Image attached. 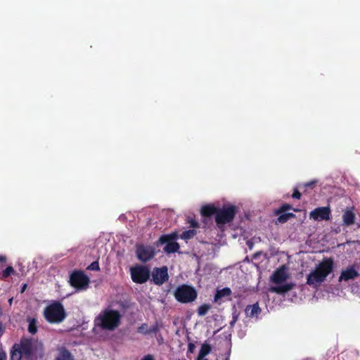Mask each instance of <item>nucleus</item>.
I'll use <instances>...</instances> for the list:
<instances>
[{
	"instance_id": "1",
	"label": "nucleus",
	"mask_w": 360,
	"mask_h": 360,
	"mask_svg": "<svg viewBox=\"0 0 360 360\" xmlns=\"http://www.w3.org/2000/svg\"><path fill=\"white\" fill-rule=\"evenodd\" d=\"M122 316L119 311L105 309L95 319V325L104 330L113 331L121 323Z\"/></svg>"
},
{
	"instance_id": "2",
	"label": "nucleus",
	"mask_w": 360,
	"mask_h": 360,
	"mask_svg": "<svg viewBox=\"0 0 360 360\" xmlns=\"http://www.w3.org/2000/svg\"><path fill=\"white\" fill-rule=\"evenodd\" d=\"M23 356L27 360H34L44 354V346L41 342L32 338L22 339L18 344Z\"/></svg>"
},
{
	"instance_id": "3",
	"label": "nucleus",
	"mask_w": 360,
	"mask_h": 360,
	"mask_svg": "<svg viewBox=\"0 0 360 360\" xmlns=\"http://www.w3.org/2000/svg\"><path fill=\"white\" fill-rule=\"evenodd\" d=\"M44 317L49 323H60L67 316V313L63 304L59 301H53L44 309Z\"/></svg>"
},
{
	"instance_id": "4",
	"label": "nucleus",
	"mask_w": 360,
	"mask_h": 360,
	"mask_svg": "<svg viewBox=\"0 0 360 360\" xmlns=\"http://www.w3.org/2000/svg\"><path fill=\"white\" fill-rule=\"evenodd\" d=\"M197 296L196 290L185 284L179 286L174 292L175 299L181 303L191 302L197 298Z\"/></svg>"
},
{
	"instance_id": "5",
	"label": "nucleus",
	"mask_w": 360,
	"mask_h": 360,
	"mask_svg": "<svg viewBox=\"0 0 360 360\" xmlns=\"http://www.w3.org/2000/svg\"><path fill=\"white\" fill-rule=\"evenodd\" d=\"M70 285L78 291L85 290L90 283L89 277L81 270H75L70 275Z\"/></svg>"
},
{
	"instance_id": "6",
	"label": "nucleus",
	"mask_w": 360,
	"mask_h": 360,
	"mask_svg": "<svg viewBox=\"0 0 360 360\" xmlns=\"http://www.w3.org/2000/svg\"><path fill=\"white\" fill-rule=\"evenodd\" d=\"M236 207L234 205L218 207L215 217V221L218 226L231 222L236 217Z\"/></svg>"
},
{
	"instance_id": "7",
	"label": "nucleus",
	"mask_w": 360,
	"mask_h": 360,
	"mask_svg": "<svg viewBox=\"0 0 360 360\" xmlns=\"http://www.w3.org/2000/svg\"><path fill=\"white\" fill-rule=\"evenodd\" d=\"M132 281L139 284L146 283L150 277V270L146 266H136L130 269Z\"/></svg>"
},
{
	"instance_id": "8",
	"label": "nucleus",
	"mask_w": 360,
	"mask_h": 360,
	"mask_svg": "<svg viewBox=\"0 0 360 360\" xmlns=\"http://www.w3.org/2000/svg\"><path fill=\"white\" fill-rule=\"evenodd\" d=\"M136 255L139 261L147 262L154 257L155 250L150 245L137 244L136 245Z\"/></svg>"
},
{
	"instance_id": "9",
	"label": "nucleus",
	"mask_w": 360,
	"mask_h": 360,
	"mask_svg": "<svg viewBox=\"0 0 360 360\" xmlns=\"http://www.w3.org/2000/svg\"><path fill=\"white\" fill-rule=\"evenodd\" d=\"M333 259L331 257H326L316 266L315 270L326 280L327 276L333 271Z\"/></svg>"
},
{
	"instance_id": "10",
	"label": "nucleus",
	"mask_w": 360,
	"mask_h": 360,
	"mask_svg": "<svg viewBox=\"0 0 360 360\" xmlns=\"http://www.w3.org/2000/svg\"><path fill=\"white\" fill-rule=\"evenodd\" d=\"M333 259L331 257H326L316 266L315 270L326 280L327 276L333 271Z\"/></svg>"
},
{
	"instance_id": "11",
	"label": "nucleus",
	"mask_w": 360,
	"mask_h": 360,
	"mask_svg": "<svg viewBox=\"0 0 360 360\" xmlns=\"http://www.w3.org/2000/svg\"><path fill=\"white\" fill-rule=\"evenodd\" d=\"M169 279L168 269L166 266L160 268L155 267L152 271V281L158 285H161Z\"/></svg>"
},
{
	"instance_id": "12",
	"label": "nucleus",
	"mask_w": 360,
	"mask_h": 360,
	"mask_svg": "<svg viewBox=\"0 0 360 360\" xmlns=\"http://www.w3.org/2000/svg\"><path fill=\"white\" fill-rule=\"evenodd\" d=\"M330 209L329 207H320L314 209L309 213L310 219L315 221L328 220L330 216Z\"/></svg>"
},
{
	"instance_id": "13",
	"label": "nucleus",
	"mask_w": 360,
	"mask_h": 360,
	"mask_svg": "<svg viewBox=\"0 0 360 360\" xmlns=\"http://www.w3.org/2000/svg\"><path fill=\"white\" fill-rule=\"evenodd\" d=\"M359 276V272L355 269L354 266H350L347 268L345 270H343L341 272V274L339 277L338 281L340 282L348 281L349 280L354 279Z\"/></svg>"
},
{
	"instance_id": "14",
	"label": "nucleus",
	"mask_w": 360,
	"mask_h": 360,
	"mask_svg": "<svg viewBox=\"0 0 360 360\" xmlns=\"http://www.w3.org/2000/svg\"><path fill=\"white\" fill-rule=\"evenodd\" d=\"M356 215L353 212V207H347L342 214V225L349 226L355 223Z\"/></svg>"
},
{
	"instance_id": "15",
	"label": "nucleus",
	"mask_w": 360,
	"mask_h": 360,
	"mask_svg": "<svg viewBox=\"0 0 360 360\" xmlns=\"http://www.w3.org/2000/svg\"><path fill=\"white\" fill-rule=\"evenodd\" d=\"M326 280L314 269L309 273L307 278V284L311 286H318Z\"/></svg>"
},
{
	"instance_id": "16",
	"label": "nucleus",
	"mask_w": 360,
	"mask_h": 360,
	"mask_svg": "<svg viewBox=\"0 0 360 360\" xmlns=\"http://www.w3.org/2000/svg\"><path fill=\"white\" fill-rule=\"evenodd\" d=\"M288 276L286 274L284 266L277 269L271 276V281L276 284H280L284 282Z\"/></svg>"
},
{
	"instance_id": "17",
	"label": "nucleus",
	"mask_w": 360,
	"mask_h": 360,
	"mask_svg": "<svg viewBox=\"0 0 360 360\" xmlns=\"http://www.w3.org/2000/svg\"><path fill=\"white\" fill-rule=\"evenodd\" d=\"M179 237V236L176 231L172 232L169 234H163L156 241L155 244L157 246H160L164 244L166 245L169 243H172L176 240Z\"/></svg>"
},
{
	"instance_id": "18",
	"label": "nucleus",
	"mask_w": 360,
	"mask_h": 360,
	"mask_svg": "<svg viewBox=\"0 0 360 360\" xmlns=\"http://www.w3.org/2000/svg\"><path fill=\"white\" fill-rule=\"evenodd\" d=\"M262 309L259 306L258 302H256L254 304L247 305L245 309V314L247 317L254 318L258 317V316L261 314Z\"/></svg>"
},
{
	"instance_id": "19",
	"label": "nucleus",
	"mask_w": 360,
	"mask_h": 360,
	"mask_svg": "<svg viewBox=\"0 0 360 360\" xmlns=\"http://www.w3.org/2000/svg\"><path fill=\"white\" fill-rule=\"evenodd\" d=\"M295 286V283H285V284H283V285L271 287V291L274 292H276L277 294L282 295V294H285V293L289 292L290 290L293 289V288Z\"/></svg>"
},
{
	"instance_id": "20",
	"label": "nucleus",
	"mask_w": 360,
	"mask_h": 360,
	"mask_svg": "<svg viewBox=\"0 0 360 360\" xmlns=\"http://www.w3.org/2000/svg\"><path fill=\"white\" fill-rule=\"evenodd\" d=\"M218 207L214 205H206L201 207L200 214L203 217H210L212 215L216 217Z\"/></svg>"
},
{
	"instance_id": "21",
	"label": "nucleus",
	"mask_w": 360,
	"mask_h": 360,
	"mask_svg": "<svg viewBox=\"0 0 360 360\" xmlns=\"http://www.w3.org/2000/svg\"><path fill=\"white\" fill-rule=\"evenodd\" d=\"M55 360H75L71 352L65 347L59 349L58 356Z\"/></svg>"
},
{
	"instance_id": "22",
	"label": "nucleus",
	"mask_w": 360,
	"mask_h": 360,
	"mask_svg": "<svg viewBox=\"0 0 360 360\" xmlns=\"http://www.w3.org/2000/svg\"><path fill=\"white\" fill-rule=\"evenodd\" d=\"M212 350L211 346L209 344L204 343L202 345L198 356L196 360H207L205 357L210 353Z\"/></svg>"
},
{
	"instance_id": "23",
	"label": "nucleus",
	"mask_w": 360,
	"mask_h": 360,
	"mask_svg": "<svg viewBox=\"0 0 360 360\" xmlns=\"http://www.w3.org/2000/svg\"><path fill=\"white\" fill-rule=\"evenodd\" d=\"M22 356L18 343L14 344L11 350V360H21Z\"/></svg>"
},
{
	"instance_id": "24",
	"label": "nucleus",
	"mask_w": 360,
	"mask_h": 360,
	"mask_svg": "<svg viewBox=\"0 0 360 360\" xmlns=\"http://www.w3.org/2000/svg\"><path fill=\"white\" fill-rule=\"evenodd\" d=\"M180 248L179 244L175 241L167 244L163 248L164 252L167 254H171L178 252Z\"/></svg>"
},
{
	"instance_id": "25",
	"label": "nucleus",
	"mask_w": 360,
	"mask_h": 360,
	"mask_svg": "<svg viewBox=\"0 0 360 360\" xmlns=\"http://www.w3.org/2000/svg\"><path fill=\"white\" fill-rule=\"evenodd\" d=\"M231 294V290L229 288H224L221 290H218L214 297L215 302L221 300L224 297L229 296Z\"/></svg>"
},
{
	"instance_id": "26",
	"label": "nucleus",
	"mask_w": 360,
	"mask_h": 360,
	"mask_svg": "<svg viewBox=\"0 0 360 360\" xmlns=\"http://www.w3.org/2000/svg\"><path fill=\"white\" fill-rule=\"evenodd\" d=\"M27 321L29 323L27 328L28 332L32 335L36 334L37 332V319L35 318L29 317Z\"/></svg>"
},
{
	"instance_id": "27",
	"label": "nucleus",
	"mask_w": 360,
	"mask_h": 360,
	"mask_svg": "<svg viewBox=\"0 0 360 360\" xmlns=\"http://www.w3.org/2000/svg\"><path fill=\"white\" fill-rule=\"evenodd\" d=\"M278 217L277 218V222L281 224H284L287 222L290 219L294 218L295 217V214L291 212L288 213H281L278 214Z\"/></svg>"
},
{
	"instance_id": "28",
	"label": "nucleus",
	"mask_w": 360,
	"mask_h": 360,
	"mask_svg": "<svg viewBox=\"0 0 360 360\" xmlns=\"http://www.w3.org/2000/svg\"><path fill=\"white\" fill-rule=\"evenodd\" d=\"M162 327L163 324L162 321H155V323L148 328V335L154 334L157 335V333Z\"/></svg>"
},
{
	"instance_id": "29",
	"label": "nucleus",
	"mask_w": 360,
	"mask_h": 360,
	"mask_svg": "<svg viewBox=\"0 0 360 360\" xmlns=\"http://www.w3.org/2000/svg\"><path fill=\"white\" fill-rule=\"evenodd\" d=\"M196 235V231L195 229H190L184 231L180 238L184 240H189L193 238Z\"/></svg>"
},
{
	"instance_id": "30",
	"label": "nucleus",
	"mask_w": 360,
	"mask_h": 360,
	"mask_svg": "<svg viewBox=\"0 0 360 360\" xmlns=\"http://www.w3.org/2000/svg\"><path fill=\"white\" fill-rule=\"evenodd\" d=\"M210 309V306L207 304L200 305L198 309V314L200 316H205Z\"/></svg>"
},
{
	"instance_id": "31",
	"label": "nucleus",
	"mask_w": 360,
	"mask_h": 360,
	"mask_svg": "<svg viewBox=\"0 0 360 360\" xmlns=\"http://www.w3.org/2000/svg\"><path fill=\"white\" fill-rule=\"evenodd\" d=\"M148 326L146 323H142L140 326L137 328V332L139 333H141L143 335H148Z\"/></svg>"
},
{
	"instance_id": "32",
	"label": "nucleus",
	"mask_w": 360,
	"mask_h": 360,
	"mask_svg": "<svg viewBox=\"0 0 360 360\" xmlns=\"http://www.w3.org/2000/svg\"><path fill=\"white\" fill-rule=\"evenodd\" d=\"M292 207L289 204H283L278 209L275 210V214L278 215L281 213L285 212L287 210H291Z\"/></svg>"
},
{
	"instance_id": "33",
	"label": "nucleus",
	"mask_w": 360,
	"mask_h": 360,
	"mask_svg": "<svg viewBox=\"0 0 360 360\" xmlns=\"http://www.w3.org/2000/svg\"><path fill=\"white\" fill-rule=\"evenodd\" d=\"M15 272V270L13 268V266H7L3 271H2V276L4 278H8V276H10L11 274H14Z\"/></svg>"
},
{
	"instance_id": "34",
	"label": "nucleus",
	"mask_w": 360,
	"mask_h": 360,
	"mask_svg": "<svg viewBox=\"0 0 360 360\" xmlns=\"http://www.w3.org/2000/svg\"><path fill=\"white\" fill-rule=\"evenodd\" d=\"M87 269L92 271H99L100 266L98 261L93 262L88 267Z\"/></svg>"
},
{
	"instance_id": "35",
	"label": "nucleus",
	"mask_w": 360,
	"mask_h": 360,
	"mask_svg": "<svg viewBox=\"0 0 360 360\" xmlns=\"http://www.w3.org/2000/svg\"><path fill=\"white\" fill-rule=\"evenodd\" d=\"M240 316V312L237 311L236 305L232 307V319L238 321Z\"/></svg>"
},
{
	"instance_id": "36",
	"label": "nucleus",
	"mask_w": 360,
	"mask_h": 360,
	"mask_svg": "<svg viewBox=\"0 0 360 360\" xmlns=\"http://www.w3.org/2000/svg\"><path fill=\"white\" fill-rule=\"evenodd\" d=\"M317 183V181L316 180H312V181H310L309 182H307L305 184H304V187L305 188H313L314 186Z\"/></svg>"
},
{
	"instance_id": "37",
	"label": "nucleus",
	"mask_w": 360,
	"mask_h": 360,
	"mask_svg": "<svg viewBox=\"0 0 360 360\" xmlns=\"http://www.w3.org/2000/svg\"><path fill=\"white\" fill-rule=\"evenodd\" d=\"M292 198H295V199H298V200L300 199L301 193L297 190V188H295L294 189L293 193L292 194Z\"/></svg>"
},
{
	"instance_id": "38",
	"label": "nucleus",
	"mask_w": 360,
	"mask_h": 360,
	"mask_svg": "<svg viewBox=\"0 0 360 360\" xmlns=\"http://www.w3.org/2000/svg\"><path fill=\"white\" fill-rule=\"evenodd\" d=\"M188 222L190 224V226L193 229L198 228L199 226L198 223L193 219H190L188 220Z\"/></svg>"
},
{
	"instance_id": "39",
	"label": "nucleus",
	"mask_w": 360,
	"mask_h": 360,
	"mask_svg": "<svg viewBox=\"0 0 360 360\" xmlns=\"http://www.w3.org/2000/svg\"><path fill=\"white\" fill-rule=\"evenodd\" d=\"M195 348V345L192 342H190L188 345V352L190 353H193Z\"/></svg>"
},
{
	"instance_id": "40",
	"label": "nucleus",
	"mask_w": 360,
	"mask_h": 360,
	"mask_svg": "<svg viewBox=\"0 0 360 360\" xmlns=\"http://www.w3.org/2000/svg\"><path fill=\"white\" fill-rule=\"evenodd\" d=\"M141 360H155V358L152 354H147L145 355Z\"/></svg>"
},
{
	"instance_id": "41",
	"label": "nucleus",
	"mask_w": 360,
	"mask_h": 360,
	"mask_svg": "<svg viewBox=\"0 0 360 360\" xmlns=\"http://www.w3.org/2000/svg\"><path fill=\"white\" fill-rule=\"evenodd\" d=\"M0 360H6V354L5 352H0Z\"/></svg>"
},
{
	"instance_id": "42",
	"label": "nucleus",
	"mask_w": 360,
	"mask_h": 360,
	"mask_svg": "<svg viewBox=\"0 0 360 360\" xmlns=\"http://www.w3.org/2000/svg\"><path fill=\"white\" fill-rule=\"evenodd\" d=\"M6 258L5 256L0 255V262L5 263Z\"/></svg>"
},
{
	"instance_id": "43",
	"label": "nucleus",
	"mask_w": 360,
	"mask_h": 360,
	"mask_svg": "<svg viewBox=\"0 0 360 360\" xmlns=\"http://www.w3.org/2000/svg\"><path fill=\"white\" fill-rule=\"evenodd\" d=\"M237 322V321H234L233 319H232L231 321H230V327L231 328H233L236 323Z\"/></svg>"
},
{
	"instance_id": "44",
	"label": "nucleus",
	"mask_w": 360,
	"mask_h": 360,
	"mask_svg": "<svg viewBox=\"0 0 360 360\" xmlns=\"http://www.w3.org/2000/svg\"><path fill=\"white\" fill-rule=\"evenodd\" d=\"M157 339H158L159 343H160L163 340V338L162 337L161 335H160L158 337H157Z\"/></svg>"
},
{
	"instance_id": "45",
	"label": "nucleus",
	"mask_w": 360,
	"mask_h": 360,
	"mask_svg": "<svg viewBox=\"0 0 360 360\" xmlns=\"http://www.w3.org/2000/svg\"><path fill=\"white\" fill-rule=\"evenodd\" d=\"M3 332V326L1 322H0V335H1Z\"/></svg>"
},
{
	"instance_id": "46",
	"label": "nucleus",
	"mask_w": 360,
	"mask_h": 360,
	"mask_svg": "<svg viewBox=\"0 0 360 360\" xmlns=\"http://www.w3.org/2000/svg\"><path fill=\"white\" fill-rule=\"evenodd\" d=\"M26 287H27V285H26V284H25V285L22 286V292H23V291L25 290V289L26 288Z\"/></svg>"
},
{
	"instance_id": "47",
	"label": "nucleus",
	"mask_w": 360,
	"mask_h": 360,
	"mask_svg": "<svg viewBox=\"0 0 360 360\" xmlns=\"http://www.w3.org/2000/svg\"><path fill=\"white\" fill-rule=\"evenodd\" d=\"M12 301H13V298H11V299L9 300V303H10V304H11Z\"/></svg>"
},
{
	"instance_id": "48",
	"label": "nucleus",
	"mask_w": 360,
	"mask_h": 360,
	"mask_svg": "<svg viewBox=\"0 0 360 360\" xmlns=\"http://www.w3.org/2000/svg\"><path fill=\"white\" fill-rule=\"evenodd\" d=\"M229 356H227L225 360H229Z\"/></svg>"
}]
</instances>
